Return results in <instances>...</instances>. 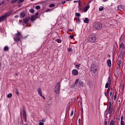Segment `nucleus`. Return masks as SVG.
Returning <instances> with one entry per match:
<instances>
[{
	"instance_id": "f257e3e1",
	"label": "nucleus",
	"mask_w": 125,
	"mask_h": 125,
	"mask_svg": "<svg viewBox=\"0 0 125 125\" xmlns=\"http://www.w3.org/2000/svg\"><path fill=\"white\" fill-rule=\"evenodd\" d=\"M10 15H11V11H9L5 15L1 16L0 17V22H3V21H5V19H6L8 16H10Z\"/></svg>"
},
{
	"instance_id": "f03ea898",
	"label": "nucleus",
	"mask_w": 125,
	"mask_h": 125,
	"mask_svg": "<svg viewBox=\"0 0 125 125\" xmlns=\"http://www.w3.org/2000/svg\"><path fill=\"white\" fill-rule=\"evenodd\" d=\"M60 82H58L57 83L56 85L54 91L56 94H59V92H60Z\"/></svg>"
},
{
	"instance_id": "7ed1b4c3",
	"label": "nucleus",
	"mask_w": 125,
	"mask_h": 125,
	"mask_svg": "<svg viewBox=\"0 0 125 125\" xmlns=\"http://www.w3.org/2000/svg\"><path fill=\"white\" fill-rule=\"evenodd\" d=\"M93 27L96 30H100L102 29V24L100 23L94 22L93 24Z\"/></svg>"
},
{
	"instance_id": "20e7f679",
	"label": "nucleus",
	"mask_w": 125,
	"mask_h": 125,
	"mask_svg": "<svg viewBox=\"0 0 125 125\" xmlns=\"http://www.w3.org/2000/svg\"><path fill=\"white\" fill-rule=\"evenodd\" d=\"M87 40L90 42H94L96 41V37L94 35H90Z\"/></svg>"
},
{
	"instance_id": "39448f33",
	"label": "nucleus",
	"mask_w": 125,
	"mask_h": 125,
	"mask_svg": "<svg viewBox=\"0 0 125 125\" xmlns=\"http://www.w3.org/2000/svg\"><path fill=\"white\" fill-rule=\"evenodd\" d=\"M21 37V33L19 32V31H18V34L15 35L14 40L15 42H20Z\"/></svg>"
},
{
	"instance_id": "423d86ee",
	"label": "nucleus",
	"mask_w": 125,
	"mask_h": 125,
	"mask_svg": "<svg viewBox=\"0 0 125 125\" xmlns=\"http://www.w3.org/2000/svg\"><path fill=\"white\" fill-rule=\"evenodd\" d=\"M38 15H39V13H36V15H33L31 17V18L30 19V21L32 22L35 21V20H36V19H37V18H38V17H37Z\"/></svg>"
},
{
	"instance_id": "0eeeda50",
	"label": "nucleus",
	"mask_w": 125,
	"mask_h": 125,
	"mask_svg": "<svg viewBox=\"0 0 125 125\" xmlns=\"http://www.w3.org/2000/svg\"><path fill=\"white\" fill-rule=\"evenodd\" d=\"M91 71L92 73H96V71H97V67L94 65H92L91 67Z\"/></svg>"
},
{
	"instance_id": "6e6552de",
	"label": "nucleus",
	"mask_w": 125,
	"mask_h": 125,
	"mask_svg": "<svg viewBox=\"0 0 125 125\" xmlns=\"http://www.w3.org/2000/svg\"><path fill=\"white\" fill-rule=\"evenodd\" d=\"M110 85H111V78L110 77L108 78V82L105 84V88H108V87H109Z\"/></svg>"
},
{
	"instance_id": "1a4fd4ad",
	"label": "nucleus",
	"mask_w": 125,
	"mask_h": 125,
	"mask_svg": "<svg viewBox=\"0 0 125 125\" xmlns=\"http://www.w3.org/2000/svg\"><path fill=\"white\" fill-rule=\"evenodd\" d=\"M38 93L40 95V96H41V97L43 98V99H45V97L44 96H42V89L40 88H38Z\"/></svg>"
},
{
	"instance_id": "9d476101",
	"label": "nucleus",
	"mask_w": 125,
	"mask_h": 125,
	"mask_svg": "<svg viewBox=\"0 0 125 125\" xmlns=\"http://www.w3.org/2000/svg\"><path fill=\"white\" fill-rule=\"evenodd\" d=\"M72 73L73 76H78V75H79V71H78L77 69H73Z\"/></svg>"
},
{
	"instance_id": "9b49d317",
	"label": "nucleus",
	"mask_w": 125,
	"mask_h": 125,
	"mask_svg": "<svg viewBox=\"0 0 125 125\" xmlns=\"http://www.w3.org/2000/svg\"><path fill=\"white\" fill-rule=\"evenodd\" d=\"M113 111H114V109H113V108H112V107L110 106L108 108V114L109 115H112V114L113 113Z\"/></svg>"
},
{
	"instance_id": "f8f14e48",
	"label": "nucleus",
	"mask_w": 125,
	"mask_h": 125,
	"mask_svg": "<svg viewBox=\"0 0 125 125\" xmlns=\"http://www.w3.org/2000/svg\"><path fill=\"white\" fill-rule=\"evenodd\" d=\"M29 21H30V18H27L23 19V22H24L25 24H27V23H28Z\"/></svg>"
},
{
	"instance_id": "ddd939ff",
	"label": "nucleus",
	"mask_w": 125,
	"mask_h": 125,
	"mask_svg": "<svg viewBox=\"0 0 125 125\" xmlns=\"http://www.w3.org/2000/svg\"><path fill=\"white\" fill-rule=\"evenodd\" d=\"M25 15H26V14L25 13V12H21L20 14V17L22 18H24Z\"/></svg>"
},
{
	"instance_id": "4468645a",
	"label": "nucleus",
	"mask_w": 125,
	"mask_h": 125,
	"mask_svg": "<svg viewBox=\"0 0 125 125\" xmlns=\"http://www.w3.org/2000/svg\"><path fill=\"white\" fill-rule=\"evenodd\" d=\"M107 63L108 67H109V68H110L111 66H112V63L111 62V60H107Z\"/></svg>"
},
{
	"instance_id": "2eb2a0df",
	"label": "nucleus",
	"mask_w": 125,
	"mask_h": 125,
	"mask_svg": "<svg viewBox=\"0 0 125 125\" xmlns=\"http://www.w3.org/2000/svg\"><path fill=\"white\" fill-rule=\"evenodd\" d=\"M119 47H120V48H122V49H125V44L123 42L121 43Z\"/></svg>"
},
{
	"instance_id": "dca6fc26",
	"label": "nucleus",
	"mask_w": 125,
	"mask_h": 125,
	"mask_svg": "<svg viewBox=\"0 0 125 125\" xmlns=\"http://www.w3.org/2000/svg\"><path fill=\"white\" fill-rule=\"evenodd\" d=\"M121 64H122V60L118 61L117 62V65L120 69H121Z\"/></svg>"
},
{
	"instance_id": "f3484780",
	"label": "nucleus",
	"mask_w": 125,
	"mask_h": 125,
	"mask_svg": "<svg viewBox=\"0 0 125 125\" xmlns=\"http://www.w3.org/2000/svg\"><path fill=\"white\" fill-rule=\"evenodd\" d=\"M88 8H89V5H87L86 7H85L83 9L84 12H86V11H87Z\"/></svg>"
},
{
	"instance_id": "a211bd4d",
	"label": "nucleus",
	"mask_w": 125,
	"mask_h": 125,
	"mask_svg": "<svg viewBox=\"0 0 125 125\" xmlns=\"http://www.w3.org/2000/svg\"><path fill=\"white\" fill-rule=\"evenodd\" d=\"M118 10H120V11H122V10H123V6H122V5L118 6Z\"/></svg>"
},
{
	"instance_id": "6ab92c4d",
	"label": "nucleus",
	"mask_w": 125,
	"mask_h": 125,
	"mask_svg": "<svg viewBox=\"0 0 125 125\" xmlns=\"http://www.w3.org/2000/svg\"><path fill=\"white\" fill-rule=\"evenodd\" d=\"M84 23H87L88 24V23H89V20H88L87 18H86L84 20Z\"/></svg>"
},
{
	"instance_id": "aec40b11",
	"label": "nucleus",
	"mask_w": 125,
	"mask_h": 125,
	"mask_svg": "<svg viewBox=\"0 0 125 125\" xmlns=\"http://www.w3.org/2000/svg\"><path fill=\"white\" fill-rule=\"evenodd\" d=\"M23 117H24V118L25 119V121H27V120L26 119V117H27V115L26 114V111H25L24 109L23 110Z\"/></svg>"
},
{
	"instance_id": "412c9836",
	"label": "nucleus",
	"mask_w": 125,
	"mask_h": 125,
	"mask_svg": "<svg viewBox=\"0 0 125 125\" xmlns=\"http://www.w3.org/2000/svg\"><path fill=\"white\" fill-rule=\"evenodd\" d=\"M79 85H80V86H83V82L82 81H80L79 82Z\"/></svg>"
},
{
	"instance_id": "4be33fe9",
	"label": "nucleus",
	"mask_w": 125,
	"mask_h": 125,
	"mask_svg": "<svg viewBox=\"0 0 125 125\" xmlns=\"http://www.w3.org/2000/svg\"><path fill=\"white\" fill-rule=\"evenodd\" d=\"M79 82H80V80L79 79H77L75 82V85H77V84H78V83H79Z\"/></svg>"
},
{
	"instance_id": "5701e85b",
	"label": "nucleus",
	"mask_w": 125,
	"mask_h": 125,
	"mask_svg": "<svg viewBox=\"0 0 125 125\" xmlns=\"http://www.w3.org/2000/svg\"><path fill=\"white\" fill-rule=\"evenodd\" d=\"M9 48H8V46H5L4 47V51H7V50H8Z\"/></svg>"
},
{
	"instance_id": "b1692460",
	"label": "nucleus",
	"mask_w": 125,
	"mask_h": 125,
	"mask_svg": "<svg viewBox=\"0 0 125 125\" xmlns=\"http://www.w3.org/2000/svg\"><path fill=\"white\" fill-rule=\"evenodd\" d=\"M99 10H100V11H103V10H104V7L103 6H101L99 8Z\"/></svg>"
},
{
	"instance_id": "393cba45",
	"label": "nucleus",
	"mask_w": 125,
	"mask_h": 125,
	"mask_svg": "<svg viewBox=\"0 0 125 125\" xmlns=\"http://www.w3.org/2000/svg\"><path fill=\"white\" fill-rule=\"evenodd\" d=\"M18 0H12L11 1V3H15V2H16V1H18Z\"/></svg>"
},
{
	"instance_id": "a878e982",
	"label": "nucleus",
	"mask_w": 125,
	"mask_h": 125,
	"mask_svg": "<svg viewBox=\"0 0 125 125\" xmlns=\"http://www.w3.org/2000/svg\"><path fill=\"white\" fill-rule=\"evenodd\" d=\"M8 98H10L11 97H12V94L9 93L7 95Z\"/></svg>"
},
{
	"instance_id": "bb28decb",
	"label": "nucleus",
	"mask_w": 125,
	"mask_h": 125,
	"mask_svg": "<svg viewBox=\"0 0 125 125\" xmlns=\"http://www.w3.org/2000/svg\"><path fill=\"white\" fill-rule=\"evenodd\" d=\"M110 125H115V122H114V120H112L110 122Z\"/></svg>"
},
{
	"instance_id": "cd10ccee",
	"label": "nucleus",
	"mask_w": 125,
	"mask_h": 125,
	"mask_svg": "<svg viewBox=\"0 0 125 125\" xmlns=\"http://www.w3.org/2000/svg\"><path fill=\"white\" fill-rule=\"evenodd\" d=\"M76 68L78 69V70H79L80 69V66H81V64H78L77 65H75Z\"/></svg>"
},
{
	"instance_id": "c85d7f7f",
	"label": "nucleus",
	"mask_w": 125,
	"mask_h": 125,
	"mask_svg": "<svg viewBox=\"0 0 125 125\" xmlns=\"http://www.w3.org/2000/svg\"><path fill=\"white\" fill-rule=\"evenodd\" d=\"M76 16H77V17H80V16H81V14L79 13H76L75 14Z\"/></svg>"
},
{
	"instance_id": "c756f323",
	"label": "nucleus",
	"mask_w": 125,
	"mask_h": 125,
	"mask_svg": "<svg viewBox=\"0 0 125 125\" xmlns=\"http://www.w3.org/2000/svg\"><path fill=\"white\" fill-rule=\"evenodd\" d=\"M56 41L57 42H58V43H61V42H62L60 39H57Z\"/></svg>"
},
{
	"instance_id": "7c9ffc66",
	"label": "nucleus",
	"mask_w": 125,
	"mask_h": 125,
	"mask_svg": "<svg viewBox=\"0 0 125 125\" xmlns=\"http://www.w3.org/2000/svg\"><path fill=\"white\" fill-rule=\"evenodd\" d=\"M54 6H55V4H51L49 5L50 7H54Z\"/></svg>"
},
{
	"instance_id": "2f4dec72",
	"label": "nucleus",
	"mask_w": 125,
	"mask_h": 125,
	"mask_svg": "<svg viewBox=\"0 0 125 125\" xmlns=\"http://www.w3.org/2000/svg\"><path fill=\"white\" fill-rule=\"evenodd\" d=\"M29 11L31 13H34V9H31L29 10Z\"/></svg>"
},
{
	"instance_id": "473e14b6",
	"label": "nucleus",
	"mask_w": 125,
	"mask_h": 125,
	"mask_svg": "<svg viewBox=\"0 0 125 125\" xmlns=\"http://www.w3.org/2000/svg\"><path fill=\"white\" fill-rule=\"evenodd\" d=\"M68 51H69V52H72V51H73V49H72L71 48H69L68 49Z\"/></svg>"
},
{
	"instance_id": "72a5a7b5",
	"label": "nucleus",
	"mask_w": 125,
	"mask_h": 125,
	"mask_svg": "<svg viewBox=\"0 0 125 125\" xmlns=\"http://www.w3.org/2000/svg\"><path fill=\"white\" fill-rule=\"evenodd\" d=\"M118 93H115V95H114V100H116V99H117V94Z\"/></svg>"
},
{
	"instance_id": "f704fd0d",
	"label": "nucleus",
	"mask_w": 125,
	"mask_h": 125,
	"mask_svg": "<svg viewBox=\"0 0 125 125\" xmlns=\"http://www.w3.org/2000/svg\"><path fill=\"white\" fill-rule=\"evenodd\" d=\"M121 125H125V122L123 120L121 121Z\"/></svg>"
},
{
	"instance_id": "c9c22d12",
	"label": "nucleus",
	"mask_w": 125,
	"mask_h": 125,
	"mask_svg": "<svg viewBox=\"0 0 125 125\" xmlns=\"http://www.w3.org/2000/svg\"><path fill=\"white\" fill-rule=\"evenodd\" d=\"M36 8L37 9H41V6H36Z\"/></svg>"
},
{
	"instance_id": "e433bc0d",
	"label": "nucleus",
	"mask_w": 125,
	"mask_h": 125,
	"mask_svg": "<svg viewBox=\"0 0 125 125\" xmlns=\"http://www.w3.org/2000/svg\"><path fill=\"white\" fill-rule=\"evenodd\" d=\"M112 94H113V88H111V91L110 92V96H112Z\"/></svg>"
},
{
	"instance_id": "4c0bfd02",
	"label": "nucleus",
	"mask_w": 125,
	"mask_h": 125,
	"mask_svg": "<svg viewBox=\"0 0 125 125\" xmlns=\"http://www.w3.org/2000/svg\"><path fill=\"white\" fill-rule=\"evenodd\" d=\"M5 3V0H3L1 3H0V4H3V3Z\"/></svg>"
},
{
	"instance_id": "58836bf2",
	"label": "nucleus",
	"mask_w": 125,
	"mask_h": 125,
	"mask_svg": "<svg viewBox=\"0 0 125 125\" xmlns=\"http://www.w3.org/2000/svg\"><path fill=\"white\" fill-rule=\"evenodd\" d=\"M24 1V0H19V3H20L21 2H23Z\"/></svg>"
},
{
	"instance_id": "ea45409f",
	"label": "nucleus",
	"mask_w": 125,
	"mask_h": 125,
	"mask_svg": "<svg viewBox=\"0 0 125 125\" xmlns=\"http://www.w3.org/2000/svg\"><path fill=\"white\" fill-rule=\"evenodd\" d=\"M16 93L17 95H19V91H18V90H17L16 91Z\"/></svg>"
},
{
	"instance_id": "a19ab883",
	"label": "nucleus",
	"mask_w": 125,
	"mask_h": 125,
	"mask_svg": "<svg viewBox=\"0 0 125 125\" xmlns=\"http://www.w3.org/2000/svg\"><path fill=\"white\" fill-rule=\"evenodd\" d=\"M105 94V96H106V97H107L108 98V93H107V92H105L104 93Z\"/></svg>"
},
{
	"instance_id": "79ce46f5",
	"label": "nucleus",
	"mask_w": 125,
	"mask_h": 125,
	"mask_svg": "<svg viewBox=\"0 0 125 125\" xmlns=\"http://www.w3.org/2000/svg\"><path fill=\"white\" fill-rule=\"evenodd\" d=\"M76 21H78L79 22H80V18H75Z\"/></svg>"
},
{
	"instance_id": "37998d69",
	"label": "nucleus",
	"mask_w": 125,
	"mask_h": 125,
	"mask_svg": "<svg viewBox=\"0 0 125 125\" xmlns=\"http://www.w3.org/2000/svg\"><path fill=\"white\" fill-rule=\"evenodd\" d=\"M110 107H112V104L111 103V102H109V107H110Z\"/></svg>"
},
{
	"instance_id": "c03bdc74",
	"label": "nucleus",
	"mask_w": 125,
	"mask_h": 125,
	"mask_svg": "<svg viewBox=\"0 0 125 125\" xmlns=\"http://www.w3.org/2000/svg\"><path fill=\"white\" fill-rule=\"evenodd\" d=\"M69 38H70V39H74V35H70V36H69Z\"/></svg>"
},
{
	"instance_id": "a18cd8bd",
	"label": "nucleus",
	"mask_w": 125,
	"mask_h": 125,
	"mask_svg": "<svg viewBox=\"0 0 125 125\" xmlns=\"http://www.w3.org/2000/svg\"><path fill=\"white\" fill-rule=\"evenodd\" d=\"M110 92V88H108L107 90L106 93H109Z\"/></svg>"
},
{
	"instance_id": "49530a36",
	"label": "nucleus",
	"mask_w": 125,
	"mask_h": 125,
	"mask_svg": "<svg viewBox=\"0 0 125 125\" xmlns=\"http://www.w3.org/2000/svg\"><path fill=\"white\" fill-rule=\"evenodd\" d=\"M73 114H74V110H72L71 111V114H70V116H73Z\"/></svg>"
},
{
	"instance_id": "de8ad7c7",
	"label": "nucleus",
	"mask_w": 125,
	"mask_h": 125,
	"mask_svg": "<svg viewBox=\"0 0 125 125\" xmlns=\"http://www.w3.org/2000/svg\"><path fill=\"white\" fill-rule=\"evenodd\" d=\"M44 125V124L42 122H40V123H39V125Z\"/></svg>"
},
{
	"instance_id": "09e8293b",
	"label": "nucleus",
	"mask_w": 125,
	"mask_h": 125,
	"mask_svg": "<svg viewBox=\"0 0 125 125\" xmlns=\"http://www.w3.org/2000/svg\"><path fill=\"white\" fill-rule=\"evenodd\" d=\"M62 4H64L66 3V1L64 0L63 1H62Z\"/></svg>"
},
{
	"instance_id": "8fccbe9b",
	"label": "nucleus",
	"mask_w": 125,
	"mask_h": 125,
	"mask_svg": "<svg viewBox=\"0 0 125 125\" xmlns=\"http://www.w3.org/2000/svg\"><path fill=\"white\" fill-rule=\"evenodd\" d=\"M123 120H124V116H122L121 117V121H123Z\"/></svg>"
},
{
	"instance_id": "3c124183",
	"label": "nucleus",
	"mask_w": 125,
	"mask_h": 125,
	"mask_svg": "<svg viewBox=\"0 0 125 125\" xmlns=\"http://www.w3.org/2000/svg\"><path fill=\"white\" fill-rule=\"evenodd\" d=\"M104 125H107V121H104Z\"/></svg>"
},
{
	"instance_id": "603ef678",
	"label": "nucleus",
	"mask_w": 125,
	"mask_h": 125,
	"mask_svg": "<svg viewBox=\"0 0 125 125\" xmlns=\"http://www.w3.org/2000/svg\"><path fill=\"white\" fill-rule=\"evenodd\" d=\"M50 11V10L48 9V10H46V12H48V11Z\"/></svg>"
},
{
	"instance_id": "864d4df0",
	"label": "nucleus",
	"mask_w": 125,
	"mask_h": 125,
	"mask_svg": "<svg viewBox=\"0 0 125 125\" xmlns=\"http://www.w3.org/2000/svg\"><path fill=\"white\" fill-rule=\"evenodd\" d=\"M68 31H69L70 32H72L73 30H72V29H68Z\"/></svg>"
},
{
	"instance_id": "5fc2aeb1",
	"label": "nucleus",
	"mask_w": 125,
	"mask_h": 125,
	"mask_svg": "<svg viewBox=\"0 0 125 125\" xmlns=\"http://www.w3.org/2000/svg\"><path fill=\"white\" fill-rule=\"evenodd\" d=\"M15 18H18L19 16L17 15V16H15Z\"/></svg>"
},
{
	"instance_id": "6e6d98bb",
	"label": "nucleus",
	"mask_w": 125,
	"mask_h": 125,
	"mask_svg": "<svg viewBox=\"0 0 125 125\" xmlns=\"http://www.w3.org/2000/svg\"><path fill=\"white\" fill-rule=\"evenodd\" d=\"M78 1H74V2H78Z\"/></svg>"
},
{
	"instance_id": "4d7b16f0",
	"label": "nucleus",
	"mask_w": 125,
	"mask_h": 125,
	"mask_svg": "<svg viewBox=\"0 0 125 125\" xmlns=\"http://www.w3.org/2000/svg\"><path fill=\"white\" fill-rule=\"evenodd\" d=\"M67 1H70L71 0H66Z\"/></svg>"
},
{
	"instance_id": "13d9d810",
	"label": "nucleus",
	"mask_w": 125,
	"mask_h": 125,
	"mask_svg": "<svg viewBox=\"0 0 125 125\" xmlns=\"http://www.w3.org/2000/svg\"><path fill=\"white\" fill-rule=\"evenodd\" d=\"M0 66H1V63L0 62Z\"/></svg>"
},
{
	"instance_id": "bf43d9fd",
	"label": "nucleus",
	"mask_w": 125,
	"mask_h": 125,
	"mask_svg": "<svg viewBox=\"0 0 125 125\" xmlns=\"http://www.w3.org/2000/svg\"><path fill=\"white\" fill-rule=\"evenodd\" d=\"M107 0H103V1H106Z\"/></svg>"
},
{
	"instance_id": "052dcab7",
	"label": "nucleus",
	"mask_w": 125,
	"mask_h": 125,
	"mask_svg": "<svg viewBox=\"0 0 125 125\" xmlns=\"http://www.w3.org/2000/svg\"><path fill=\"white\" fill-rule=\"evenodd\" d=\"M42 122H44V120H42Z\"/></svg>"
},
{
	"instance_id": "680f3d73",
	"label": "nucleus",
	"mask_w": 125,
	"mask_h": 125,
	"mask_svg": "<svg viewBox=\"0 0 125 125\" xmlns=\"http://www.w3.org/2000/svg\"><path fill=\"white\" fill-rule=\"evenodd\" d=\"M79 5H80V4H81V3L79 2Z\"/></svg>"
},
{
	"instance_id": "e2e57ef3",
	"label": "nucleus",
	"mask_w": 125,
	"mask_h": 125,
	"mask_svg": "<svg viewBox=\"0 0 125 125\" xmlns=\"http://www.w3.org/2000/svg\"><path fill=\"white\" fill-rule=\"evenodd\" d=\"M79 123H80V121H81V119H79Z\"/></svg>"
},
{
	"instance_id": "0e129e2a",
	"label": "nucleus",
	"mask_w": 125,
	"mask_h": 125,
	"mask_svg": "<svg viewBox=\"0 0 125 125\" xmlns=\"http://www.w3.org/2000/svg\"><path fill=\"white\" fill-rule=\"evenodd\" d=\"M18 74H16L17 76H18Z\"/></svg>"
},
{
	"instance_id": "69168bd1",
	"label": "nucleus",
	"mask_w": 125,
	"mask_h": 125,
	"mask_svg": "<svg viewBox=\"0 0 125 125\" xmlns=\"http://www.w3.org/2000/svg\"><path fill=\"white\" fill-rule=\"evenodd\" d=\"M79 125H81L79 124Z\"/></svg>"
},
{
	"instance_id": "338daca9",
	"label": "nucleus",
	"mask_w": 125,
	"mask_h": 125,
	"mask_svg": "<svg viewBox=\"0 0 125 125\" xmlns=\"http://www.w3.org/2000/svg\"><path fill=\"white\" fill-rule=\"evenodd\" d=\"M71 125H73L71 124Z\"/></svg>"
}]
</instances>
